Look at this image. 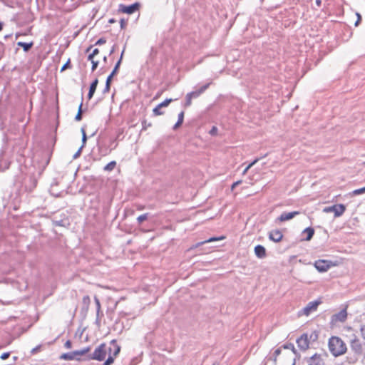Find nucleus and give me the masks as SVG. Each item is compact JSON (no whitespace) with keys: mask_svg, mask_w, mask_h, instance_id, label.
Listing matches in <instances>:
<instances>
[{"mask_svg":"<svg viewBox=\"0 0 365 365\" xmlns=\"http://www.w3.org/2000/svg\"><path fill=\"white\" fill-rule=\"evenodd\" d=\"M329 349L334 356H339L344 354L346 351V346L344 342L337 336H331L329 339Z\"/></svg>","mask_w":365,"mask_h":365,"instance_id":"1","label":"nucleus"},{"mask_svg":"<svg viewBox=\"0 0 365 365\" xmlns=\"http://www.w3.org/2000/svg\"><path fill=\"white\" fill-rule=\"evenodd\" d=\"M107 349L106 344H101L96 348L93 354L86 356L88 360L103 361L106 358Z\"/></svg>","mask_w":365,"mask_h":365,"instance_id":"2","label":"nucleus"},{"mask_svg":"<svg viewBox=\"0 0 365 365\" xmlns=\"http://www.w3.org/2000/svg\"><path fill=\"white\" fill-rule=\"evenodd\" d=\"M90 351V347H85L81 350L62 354L60 359L66 361L80 360V356L85 355Z\"/></svg>","mask_w":365,"mask_h":365,"instance_id":"3","label":"nucleus"},{"mask_svg":"<svg viewBox=\"0 0 365 365\" xmlns=\"http://www.w3.org/2000/svg\"><path fill=\"white\" fill-rule=\"evenodd\" d=\"M210 83H206L201 86L199 89L187 93L185 96V106L188 107L192 103V99L198 98L210 86Z\"/></svg>","mask_w":365,"mask_h":365,"instance_id":"4","label":"nucleus"},{"mask_svg":"<svg viewBox=\"0 0 365 365\" xmlns=\"http://www.w3.org/2000/svg\"><path fill=\"white\" fill-rule=\"evenodd\" d=\"M346 210V206L343 204H336L329 207H325L323 211L326 213L334 212L335 217H339L343 215Z\"/></svg>","mask_w":365,"mask_h":365,"instance_id":"5","label":"nucleus"},{"mask_svg":"<svg viewBox=\"0 0 365 365\" xmlns=\"http://www.w3.org/2000/svg\"><path fill=\"white\" fill-rule=\"evenodd\" d=\"M140 7V4L139 2H135L128 6L120 4L118 7V11L124 14H133L138 11Z\"/></svg>","mask_w":365,"mask_h":365,"instance_id":"6","label":"nucleus"},{"mask_svg":"<svg viewBox=\"0 0 365 365\" xmlns=\"http://www.w3.org/2000/svg\"><path fill=\"white\" fill-rule=\"evenodd\" d=\"M332 264L331 261L325 259H319L314 262L315 268L317 271L322 273L327 272Z\"/></svg>","mask_w":365,"mask_h":365,"instance_id":"7","label":"nucleus"},{"mask_svg":"<svg viewBox=\"0 0 365 365\" xmlns=\"http://www.w3.org/2000/svg\"><path fill=\"white\" fill-rule=\"evenodd\" d=\"M120 351V346L118 344L115 339L110 341L109 347L107 349L108 356H113V359L118 355Z\"/></svg>","mask_w":365,"mask_h":365,"instance_id":"8","label":"nucleus"},{"mask_svg":"<svg viewBox=\"0 0 365 365\" xmlns=\"http://www.w3.org/2000/svg\"><path fill=\"white\" fill-rule=\"evenodd\" d=\"M298 347L302 351H306L309 346V340L307 334H303L297 339Z\"/></svg>","mask_w":365,"mask_h":365,"instance_id":"9","label":"nucleus"},{"mask_svg":"<svg viewBox=\"0 0 365 365\" xmlns=\"http://www.w3.org/2000/svg\"><path fill=\"white\" fill-rule=\"evenodd\" d=\"M321 303L320 301L316 300L308 303V304L303 308L302 313L308 316L312 312L316 311L319 304Z\"/></svg>","mask_w":365,"mask_h":365,"instance_id":"10","label":"nucleus"},{"mask_svg":"<svg viewBox=\"0 0 365 365\" xmlns=\"http://www.w3.org/2000/svg\"><path fill=\"white\" fill-rule=\"evenodd\" d=\"M172 101H173L172 98H167L165 101H163V102H161L160 103H159L157 106H155L153 108V114L155 115H162L163 113L161 111V108H163V107L168 106L170 104V103Z\"/></svg>","mask_w":365,"mask_h":365,"instance_id":"11","label":"nucleus"},{"mask_svg":"<svg viewBox=\"0 0 365 365\" xmlns=\"http://www.w3.org/2000/svg\"><path fill=\"white\" fill-rule=\"evenodd\" d=\"M283 235L279 230H274L269 232V239L274 242H279L282 240Z\"/></svg>","mask_w":365,"mask_h":365,"instance_id":"12","label":"nucleus"},{"mask_svg":"<svg viewBox=\"0 0 365 365\" xmlns=\"http://www.w3.org/2000/svg\"><path fill=\"white\" fill-rule=\"evenodd\" d=\"M299 214V212L298 211H293L289 212H282L280 216L279 217L278 220L280 222H284L289 220L293 219L294 217L298 215Z\"/></svg>","mask_w":365,"mask_h":365,"instance_id":"13","label":"nucleus"},{"mask_svg":"<svg viewBox=\"0 0 365 365\" xmlns=\"http://www.w3.org/2000/svg\"><path fill=\"white\" fill-rule=\"evenodd\" d=\"M124 51H125V48H123V50L121 52V55H120V57L119 58V60L116 62L112 72L110 73V75L107 77V78H109L110 79V81H112L113 80V78L115 75H116L118 72V70H119V68L120 66V64H121V61H122V58H123V53H124Z\"/></svg>","mask_w":365,"mask_h":365,"instance_id":"14","label":"nucleus"},{"mask_svg":"<svg viewBox=\"0 0 365 365\" xmlns=\"http://www.w3.org/2000/svg\"><path fill=\"white\" fill-rule=\"evenodd\" d=\"M351 348L356 354H361L363 351V348L361 344V342H360L359 339H355L351 341Z\"/></svg>","mask_w":365,"mask_h":365,"instance_id":"15","label":"nucleus"},{"mask_svg":"<svg viewBox=\"0 0 365 365\" xmlns=\"http://www.w3.org/2000/svg\"><path fill=\"white\" fill-rule=\"evenodd\" d=\"M255 254L259 258L262 259L266 257V249L261 245H257L255 247Z\"/></svg>","mask_w":365,"mask_h":365,"instance_id":"16","label":"nucleus"},{"mask_svg":"<svg viewBox=\"0 0 365 365\" xmlns=\"http://www.w3.org/2000/svg\"><path fill=\"white\" fill-rule=\"evenodd\" d=\"M98 83V78H95L91 83L88 93V98L91 99L93 96Z\"/></svg>","mask_w":365,"mask_h":365,"instance_id":"17","label":"nucleus"},{"mask_svg":"<svg viewBox=\"0 0 365 365\" xmlns=\"http://www.w3.org/2000/svg\"><path fill=\"white\" fill-rule=\"evenodd\" d=\"M332 317H333V319H334L336 321L344 322L346 319V317H347V313H346V309L341 310L337 314H334Z\"/></svg>","mask_w":365,"mask_h":365,"instance_id":"18","label":"nucleus"},{"mask_svg":"<svg viewBox=\"0 0 365 365\" xmlns=\"http://www.w3.org/2000/svg\"><path fill=\"white\" fill-rule=\"evenodd\" d=\"M302 234L307 235V236L304 237L303 240L306 241H309L314 235V230L312 227H308L304 230Z\"/></svg>","mask_w":365,"mask_h":365,"instance_id":"19","label":"nucleus"},{"mask_svg":"<svg viewBox=\"0 0 365 365\" xmlns=\"http://www.w3.org/2000/svg\"><path fill=\"white\" fill-rule=\"evenodd\" d=\"M225 238V237L222 236V237H210L209 238L208 240H206L205 241H202V242H197L196 243L193 247H192V248H196V247H200V245H202L205 243H207V242H214V241H217V240H223Z\"/></svg>","mask_w":365,"mask_h":365,"instance_id":"20","label":"nucleus"},{"mask_svg":"<svg viewBox=\"0 0 365 365\" xmlns=\"http://www.w3.org/2000/svg\"><path fill=\"white\" fill-rule=\"evenodd\" d=\"M310 361H313V365H324V363L321 357V355L318 354H314L312 356H311Z\"/></svg>","mask_w":365,"mask_h":365,"instance_id":"21","label":"nucleus"},{"mask_svg":"<svg viewBox=\"0 0 365 365\" xmlns=\"http://www.w3.org/2000/svg\"><path fill=\"white\" fill-rule=\"evenodd\" d=\"M33 45H34V43L32 41L29 42V43L19 41L17 43V46L19 47H21L23 48L24 51H25V52H28L29 51H30V49L32 48Z\"/></svg>","mask_w":365,"mask_h":365,"instance_id":"22","label":"nucleus"},{"mask_svg":"<svg viewBox=\"0 0 365 365\" xmlns=\"http://www.w3.org/2000/svg\"><path fill=\"white\" fill-rule=\"evenodd\" d=\"M183 120H184V112L181 111L178 114V121L174 125L173 129L176 130L177 128H178L182 124Z\"/></svg>","mask_w":365,"mask_h":365,"instance_id":"23","label":"nucleus"},{"mask_svg":"<svg viewBox=\"0 0 365 365\" xmlns=\"http://www.w3.org/2000/svg\"><path fill=\"white\" fill-rule=\"evenodd\" d=\"M53 224L55 226L66 227L67 225H69V222L67 220H53Z\"/></svg>","mask_w":365,"mask_h":365,"instance_id":"24","label":"nucleus"},{"mask_svg":"<svg viewBox=\"0 0 365 365\" xmlns=\"http://www.w3.org/2000/svg\"><path fill=\"white\" fill-rule=\"evenodd\" d=\"M116 162L115 160H112L108 163L104 168L103 170L106 172H111L114 170L116 166Z\"/></svg>","mask_w":365,"mask_h":365,"instance_id":"25","label":"nucleus"},{"mask_svg":"<svg viewBox=\"0 0 365 365\" xmlns=\"http://www.w3.org/2000/svg\"><path fill=\"white\" fill-rule=\"evenodd\" d=\"M90 302H91V299H90L89 296H88V295L84 296L82 299L83 309L88 310V307H89Z\"/></svg>","mask_w":365,"mask_h":365,"instance_id":"26","label":"nucleus"},{"mask_svg":"<svg viewBox=\"0 0 365 365\" xmlns=\"http://www.w3.org/2000/svg\"><path fill=\"white\" fill-rule=\"evenodd\" d=\"M282 347L284 349L292 350L294 354H298L297 351L292 343L284 344Z\"/></svg>","mask_w":365,"mask_h":365,"instance_id":"27","label":"nucleus"},{"mask_svg":"<svg viewBox=\"0 0 365 365\" xmlns=\"http://www.w3.org/2000/svg\"><path fill=\"white\" fill-rule=\"evenodd\" d=\"M364 193H365V186L361 188H359V189H356V190H353L352 192H351L349 193V195L352 197V196L362 195Z\"/></svg>","mask_w":365,"mask_h":365,"instance_id":"28","label":"nucleus"},{"mask_svg":"<svg viewBox=\"0 0 365 365\" xmlns=\"http://www.w3.org/2000/svg\"><path fill=\"white\" fill-rule=\"evenodd\" d=\"M99 152L103 155H106L108 152H110L113 148H108L106 145L98 144Z\"/></svg>","mask_w":365,"mask_h":365,"instance_id":"29","label":"nucleus"},{"mask_svg":"<svg viewBox=\"0 0 365 365\" xmlns=\"http://www.w3.org/2000/svg\"><path fill=\"white\" fill-rule=\"evenodd\" d=\"M149 213H144L137 217V222L138 224H141L143 221L148 218Z\"/></svg>","mask_w":365,"mask_h":365,"instance_id":"30","label":"nucleus"},{"mask_svg":"<svg viewBox=\"0 0 365 365\" xmlns=\"http://www.w3.org/2000/svg\"><path fill=\"white\" fill-rule=\"evenodd\" d=\"M111 82L110 81V78H106V86L103 91V93H108L110 89V84H111Z\"/></svg>","mask_w":365,"mask_h":365,"instance_id":"31","label":"nucleus"},{"mask_svg":"<svg viewBox=\"0 0 365 365\" xmlns=\"http://www.w3.org/2000/svg\"><path fill=\"white\" fill-rule=\"evenodd\" d=\"M282 348V347L277 348L274 351V354H273V361H274V363H276V361H277V356L281 354Z\"/></svg>","mask_w":365,"mask_h":365,"instance_id":"32","label":"nucleus"},{"mask_svg":"<svg viewBox=\"0 0 365 365\" xmlns=\"http://www.w3.org/2000/svg\"><path fill=\"white\" fill-rule=\"evenodd\" d=\"M81 132H82V145L81 147L83 148L87 141V135H86L84 128H81Z\"/></svg>","mask_w":365,"mask_h":365,"instance_id":"33","label":"nucleus"},{"mask_svg":"<svg viewBox=\"0 0 365 365\" xmlns=\"http://www.w3.org/2000/svg\"><path fill=\"white\" fill-rule=\"evenodd\" d=\"M41 345L39 344L31 349V354L34 355V354H37L38 352H39L41 351Z\"/></svg>","mask_w":365,"mask_h":365,"instance_id":"34","label":"nucleus"},{"mask_svg":"<svg viewBox=\"0 0 365 365\" xmlns=\"http://www.w3.org/2000/svg\"><path fill=\"white\" fill-rule=\"evenodd\" d=\"M114 362L113 356H108L107 359L103 363V365H111Z\"/></svg>","mask_w":365,"mask_h":365,"instance_id":"35","label":"nucleus"},{"mask_svg":"<svg viewBox=\"0 0 365 365\" xmlns=\"http://www.w3.org/2000/svg\"><path fill=\"white\" fill-rule=\"evenodd\" d=\"M106 43V39L104 37L100 38L97 40L95 45L96 46H101Z\"/></svg>","mask_w":365,"mask_h":365,"instance_id":"36","label":"nucleus"},{"mask_svg":"<svg viewBox=\"0 0 365 365\" xmlns=\"http://www.w3.org/2000/svg\"><path fill=\"white\" fill-rule=\"evenodd\" d=\"M95 302H96V308H97L96 315L99 316V312H100V309H101V303H100L99 299L96 297H95Z\"/></svg>","mask_w":365,"mask_h":365,"instance_id":"37","label":"nucleus"},{"mask_svg":"<svg viewBox=\"0 0 365 365\" xmlns=\"http://www.w3.org/2000/svg\"><path fill=\"white\" fill-rule=\"evenodd\" d=\"M317 339H318V333H317L316 331H313V332L310 334L309 340L315 341V340H317Z\"/></svg>","mask_w":365,"mask_h":365,"instance_id":"38","label":"nucleus"},{"mask_svg":"<svg viewBox=\"0 0 365 365\" xmlns=\"http://www.w3.org/2000/svg\"><path fill=\"white\" fill-rule=\"evenodd\" d=\"M92 66H91V71H94L98 66L99 61H94L91 62Z\"/></svg>","mask_w":365,"mask_h":365,"instance_id":"39","label":"nucleus"},{"mask_svg":"<svg viewBox=\"0 0 365 365\" xmlns=\"http://www.w3.org/2000/svg\"><path fill=\"white\" fill-rule=\"evenodd\" d=\"M356 15L357 16V20L356 21L354 25L355 26H358L359 25V24L361 23V16L360 15L359 13H356Z\"/></svg>","mask_w":365,"mask_h":365,"instance_id":"40","label":"nucleus"},{"mask_svg":"<svg viewBox=\"0 0 365 365\" xmlns=\"http://www.w3.org/2000/svg\"><path fill=\"white\" fill-rule=\"evenodd\" d=\"M10 355H11V353H10V352H4V353H3V354L1 355L0 358H1L2 360H5V359H8V358L10 356Z\"/></svg>","mask_w":365,"mask_h":365,"instance_id":"41","label":"nucleus"},{"mask_svg":"<svg viewBox=\"0 0 365 365\" xmlns=\"http://www.w3.org/2000/svg\"><path fill=\"white\" fill-rule=\"evenodd\" d=\"M217 127H215V126H213V127L210 129V134L211 135H215L217 134Z\"/></svg>","mask_w":365,"mask_h":365,"instance_id":"42","label":"nucleus"},{"mask_svg":"<svg viewBox=\"0 0 365 365\" xmlns=\"http://www.w3.org/2000/svg\"><path fill=\"white\" fill-rule=\"evenodd\" d=\"M260 158H255L253 161H252L250 163H249L247 165L248 166V168H251L253 165H255L259 160Z\"/></svg>","mask_w":365,"mask_h":365,"instance_id":"43","label":"nucleus"},{"mask_svg":"<svg viewBox=\"0 0 365 365\" xmlns=\"http://www.w3.org/2000/svg\"><path fill=\"white\" fill-rule=\"evenodd\" d=\"M82 148H83V147L79 148V149L77 150V152L73 155V159H76L77 158H78L80 156V155L81 153Z\"/></svg>","mask_w":365,"mask_h":365,"instance_id":"44","label":"nucleus"},{"mask_svg":"<svg viewBox=\"0 0 365 365\" xmlns=\"http://www.w3.org/2000/svg\"><path fill=\"white\" fill-rule=\"evenodd\" d=\"M120 28L125 29L127 25V21H125L124 19H121L120 21Z\"/></svg>","mask_w":365,"mask_h":365,"instance_id":"45","label":"nucleus"},{"mask_svg":"<svg viewBox=\"0 0 365 365\" xmlns=\"http://www.w3.org/2000/svg\"><path fill=\"white\" fill-rule=\"evenodd\" d=\"M143 130H146L148 127L151 126V123H147L146 120L142 121Z\"/></svg>","mask_w":365,"mask_h":365,"instance_id":"46","label":"nucleus"},{"mask_svg":"<svg viewBox=\"0 0 365 365\" xmlns=\"http://www.w3.org/2000/svg\"><path fill=\"white\" fill-rule=\"evenodd\" d=\"M241 183H242V180H237V181L233 182V184L231 186V190H233L237 185H239Z\"/></svg>","mask_w":365,"mask_h":365,"instance_id":"47","label":"nucleus"},{"mask_svg":"<svg viewBox=\"0 0 365 365\" xmlns=\"http://www.w3.org/2000/svg\"><path fill=\"white\" fill-rule=\"evenodd\" d=\"M64 346L66 348V349H71V346H72V342L71 340H67L66 341V343L64 344Z\"/></svg>","mask_w":365,"mask_h":365,"instance_id":"48","label":"nucleus"},{"mask_svg":"<svg viewBox=\"0 0 365 365\" xmlns=\"http://www.w3.org/2000/svg\"><path fill=\"white\" fill-rule=\"evenodd\" d=\"M82 119V114L80 113V112H78V113L76 114V117H75V120L76 121H80Z\"/></svg>","mask_w":365,"mask_h":365,"instance_id":"49","label":"nucleus"},{"mask_svg":"<svg viewBox=\"0 0 365 365\" xmlns=\"http://www.w3.org/2000/svg\"><path fill=\"white\" fill-rule=\"evenodd\" d=\"M361 334L363 339L365 340V326L361 327Z\"/></svg>","mask_w":365,"mask_h":365,"instance_id":"50","label":"nucleus"},{"mask_svg":"<svg viewBox=\"0 0 365 365\" xmlns=\"http://www.w3.org/2000/svg\"><path fill=\"white\" fill-rule=\"evenodd\" d=\"M70 66V60H68V61L62 66L61 71L65 70L67 67Z\"/></svg>","mask_w":365,"mask_h":365,"instance_id":"51","label":"nucleus"},{"mask_svg":"<svg viewBox=\"0 0 365 365\" xmlns=\"http://www.w3.org/2000/svg\"><path fill=\"white\" fill-rule=\"evenodd\" d=\"M94 56L92 55V53H89V55L88 56V61H91V62H93L94 61Z\"/></svg>","mask_w":365,"mask_h":365,"instance_id":"52","label":"nucleus"},{"mask_svg":"<svg viewBox=\"0 0 365 365\" xmlns=\"http://www.w3.org/2000/svg\"><path fill=\"white\" fill-rule=\"evenodd\" d=\"M93 56H96L99 53V49L98 48H94L91 52Z\"/></svg>","mask_w":365,"mask_h":365,"instance_id":"53","label":"nucleus"},{"mask_svg":"<svg viewBox=\"0 0 365 365\" xmlns=\"http://www.w3.org/2000/svg\"><path fill=\"white\" fill-rule=\"evenodd\" d=\"M115 48H116V45H115V44H114V45L113 46V47L111 48L110 51V53H109V55H110H110H112V54L115 52Z\"/></svg>","mask_w":365,"mask_h":365,"instance_id":"54","label":"nucleus"},{"mask_svg":"<svg viewBox=\"0 0 365 365\" xmlns=\"http://www.w3.org/2000/svg\"><path fill=\"white\" fill-rule=\"evenodd\" d=\"M250 168H248V166L247 165V167L244 169L243 172H242V175H245L247 171L249 170Z\"/></svg>","mask_w":365,"mask_h":365,"instance_id":"55","label":"nucleus"},{"mask_svg":"<svg viewBox=\"0 0 365 365\" xmlns=\"http://www.w3.org/2000/svg\"><path fill=\"white\" fill-rule=\"evenodd\" d=\"M315 3L318 6H320L322 4V0H316Z\"/></svg>","mask_w":365,"mask_h":365,"instance_id":"56","label":"nucleus"},{"mask_svg":"<svg viewBox=\"0 0 365 365\" xmlns=\"http://www.w3.org/2000/svg\"><path fill=\"white\" fill-rule=\"evenodd\" d=\"M82 106H83V103H81L80 104V106H79L78 111V112H80V113H82V112H83Z\"/></svg>","mask_w":365,"mask_h":365,"instance_id":"57","label":"nucleus"},{"mask_svg":"<svg viewBox=\"0 0 365 365\" xmlns=\"http://www.w3.org/2000/svg\"><path fill=\"white\" fill-rule=\"evenodd\" d=\"M144 208H145V206H143V205H138V206L137 207V210H143Z\"/></svg>","mask_w":365,"mask_h":365,"instance_id":"58","label":"nucleus"},{"mask_svg":"<svg viewBox=\"0 0 365 365\" xmlns=\"http://www.w3.org/2000/svg\"><path fill=\"white\" fill-rule=\"evenodd\" d=\"M93 48V46H92V45H91L90 46H88V47L86 48V53H88V52L91 50V48Z\"/></svg>","mask_w":365,"mask_h":365,"instance_id":"59","label":"nucleus"},{"mask_svg":"<svg viewBox=\"0 0 365 365\" xmlns=\"http://www.w3.org/2000/svg\"><path fill=\"white\" fill-rule=\"evenodd\" d=\"M3 27H4V24H3V22L0 21V31H2Z\"/></svg>","mask_w":365,"mask_h":365,"instance_id":"60","label":"nucleus"},{"mask_svg":"<svg viewBox=\"0 0 365 365\" xmlns=\"http://www.w3.org/2000/svg\"><path fill=\"white\" fill-rule=\"evenodd\" d=\"M115 21V19H110L108 21V22H109V23H110V24H113V23H114Z\"/></svg>","mask_w":365,"mask_h":365,"instance_id":"61","label":"nucleus"},{"mask_svg":"<svg viewBox=\"0 0 365 365\" xmlns=\"http://www.w3.org/2000/svg\"><path fill=\"white\" fill-rule=\"evenodd\" d=\"M11 34L6 35V36H4V38H5V39H7V38H9V37H11Z\"/></svg>","mask_w":365,"mask_h":365,"instance_id":"62","label":"nucleus"},{"mask_svg":"<svg viewBox=\"0 0 365 365\" xmlns=\"http://www.w3.org/2000/svg\"><path fill=\"white\" fill-rule=\"evenodd\" d=\"M103 61H104L105 63H106V62H107V56H105L103 57Z\"/></svg>","mask_w":365,"mask_h":365,"instance_id":"63","label":"nucleus"},{"mask_svg":"<svg viewBox=\"0 0 365 365\" xmlns=\"http://www.w3.org/2000/svg\"><path fill=\"white\" fill-rule=\"evenodd\" d=\"M98 323H99V319H98V316L97 315L96 324H98Z\"/></svg>","mask_w":365,"mask_h":365,"instance_id":"64","label":"nucleus"}]
</instances>
